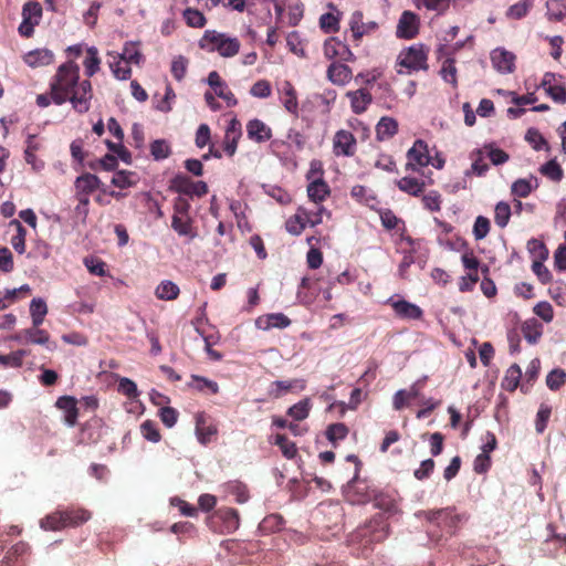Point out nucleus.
<instances>
[{"instance_id":"34","label":"nucleus","mask_w":566,"mask_h":566,"mask_svg":"<svg viewBox=\"0 0 566 566\" xmlns=\"http://www.w3.org/2000/svg\"><path fill=\"white\" fill-rule=\"evenodd\" d=\"M397 187L401 191L417 197L423 192L426 182L415 177H402L397 181Z\"/></svg>"},{"instance_id":"46","label":"nucleus","mask_w":566,"mask_h":566,"mask_svg":"<svg viewBox=\"0 0 566 566\" xmlns=\"http://www.w3.org/2000/svg\"><path fill=\"white\" fill-rule=\"evenodd\" d=\"M539 172L555 182H559L564 177V171L556 159H551L542 165Z\"/></svg>"},{"instance_id":"10","label":"nucleus","mask_w":566,"mask_h":566,"mask_svg":"<svg viewBox=\"0 0 566 566\" xmlns=\"http://www.w3.org/2000/svg\"><path fill=\"white\" fill-rule=\"evenodd\" d=\"M349 29L354 42H359L363 36L370 35L378 30V23L375 21H364V13L356 10L349 19Z\"/></svg>"},{"instance_id":"51","label":"nucleus","mask_w":566,"mask_h":566,"mask_svg":"<svg viewBox=\"0 0 566 566\" xmlns=\"http://www.w3.org/2000/svg\"><path fill=\"white\" fill-rule=\"evenodd\" d=\"M281 450L286 459H293L297 454L296 444L291 441L285 434H276L274 442Z\"/></svg>"},{"instance_id":"22","label":"nucleus","mask_w":566,"mask_h":566,"mask_svg":"<svg viewBox=\"0 0 566 566\" xmlns=\"http://www.w3.org/2000/svg\"><path fill=\"white\" fill-rule=\"evenodd\" d=\"M305 387L306 382L304 379L275 380L270 385L269 395L273 398H281L293 389L302 391Z\"/></svg>"},{"instance_id":"57","label":"nucleus","mask_w":566,"mask_h":566,"mask_svg":"<svg viewBox=\"0 0 566 566\" xmlns=\"http://www.w3.org/2000/svg\"><path fill=\"white\" fill-rule=\"evenodd\" d=\"M421 201L423 207L431 212H438L441 210V195L436 190H431L423 195Z\"/></svg>"},{"instance_id":"24","label":"nucleus","mask_w":566,"mask_h":566,"mask_svg":"<svg viewBox=\"0 0 566 566\" xmlns=\"http://www.w3.org/2000/svg\"><path fill=\"white\" fill-rule=\"evenodd\" d=\"M23 61L31 67L46 66L53 63L54 54L49 49H35L25 53Z\"/></svg>"},{"instance_id":"2","label":"nucleus","mask_w":566,"mask_h":566,"mask_svg":"<svg viewBox=\"0 0 566 566\" xmlns=\"http://www.w3.org/2000/svg\"><path fill=\"white\" fill-rule=\"evenodd\" d=\"M92 513L80 506L57 509L40 520V527L44 531L57 532L67 527H78L90 521Z\"/></svg>"},{"instance_id":"43","label":"nucleus","mask_w":566,"mask_h":566,"mask_svg":"<svg viewBox=\"0 0 566 566\" xmlns=\"http://www.w3.org/2000/svg\"><path fill=\"white\" fill-rule=\"evenodd\" d=\"M546 8L548 20L560 22L566 18V2L564 0H548Z\"/></svg>"},{"instance_id":"49","label":"nucleus","mask_w":566,"mask_h":566,"mask_svg":"<svg viewBox=\"0 0 566 566\" xmlns=\"http://www.w3.org/2000/svg\"><path fill=\"white\" fill-rule=\"evenodd\" d=\"M42 18V7L36 1H28L22 8V19L39 24Z\"/></svg>"},{"instance_id":"58","label":"nucleus","mask_w":566,"mask_h":566,"mask_svg":"<svg viewBox=\"0 0 566 566\" xmlns=\"http://www.w3.org/2000/svg\"><path fill=\"white\" fill-rule=\"evenodd\" d=\"M525 139L533 146L535 150H541L545 148L549 150V145L543 135L535 128H530L526 132Z\"/></svg>"},{"instance_id":"19","label":"nucleus","mask_w":566,"mask_h":566,"mask_svg":"<svg viewBox=\"0 0 566 566\" xmlns=\"http://www.w3.org/2000/svg\"><path fill=\"white\" fill-rule=\"evenodd\" d=\"M55 407L64 411V422L69 427H74L77 422L78 408L77 400L73 396H62L57 398Z\"/></svg>"},{"instance_id":"60","label":"nucleus","mask_w":566,"mask_h":566,"mask_svg":"<svg viewBox=\"0 0 566 566\" xmlns=\"http://www.w3.org/2000/svg\"><path fill=\"white\" fill-rule=\"evenodd\" d=\"M250 94L256 98H268L272 94V86L268 80L256 81L250 88Z\"/></svg>"},{"instance_id":"26","label":"nucleus","mask_w":566,"mask_h":566,"mask_svg":"<svg viewBox=\"0 0 566 566\" xmlns=\"http://www.w3.org/2000/svg\"><path fill=\"white\" fill-rule=\"evenodd\" d=\"M353 73L349 66L333 62L327 69V78L336 85H345L352 80Z\"/></svg>"},{"instance_id":"62","label":"nucleus","mask_w":566,"mask_h":566,"mask_svg":"<svg viewBox=\"0 0 566 566\" xmlns=\"http://www.w3.org/2000/svg\"><path fill=\"white\" fill-rule=\"evenodd\" d=\"M143 437L151 442H158L161 438L157 424L153 420H146L140 426Z\"/></svg>"},{"instance_id":"1","label":"nucleus","mask_w":566,"mask_h":566,"mask_svg":"<svg viewBox=\"0 0 566 566\" xmlns=\"http://www.w3.org/2000/svg\"><path fill=\"white\" fill-rule=\"evenodd\" d=\"M52 101L55 105L70 102L78 114L91 108L93 86L90 80L80 78V66L74 60L62 63L50 81Z\"/></svg>"},{"instance_id":"5","label":"nucleus","mask_w":566,"mask_h":566,"mask_svg":"<svg viewBox=\"0 0 566 566\" xmlns=\"http://www.w3.org/2000/svg\"><path fill=\"white\" fill-rule=\"evenodd\" d=\"M207 524L214 533L231 534L240 526L239 512L228 506L219 507L208 516Z\"/></svg>"},{"instance_id":"21","label":"nucleus","mask_w":566,"mask_h":566,"mask_svg":"<svg viewBox=\"0 0 566 566\" xmlns=\"http://www.w3.org/2000/svg\"><path fill=\"white\" fill-rule=\"evenodd\" d=\"M247 135L249 139L261 144L272 138V129L261 119L254 118L247 124Z\"/></svg>"},{"instance_id":"4","label":"nucleus","mask_w":566,"mask_h":566,"mask_svg":"<svg viewBox=\"0 0 566 566\" xmlns=\"http://www.w3.org/2000/svg\"><path fill=\"white\" fill-rule=\"evenodd\" d=\"M422 516L429 524L428 532L433 537V527L439 528L442 533L437 535V539L447 535H453L460 522V515L455 513L453 507H444L439 510L421 511L417 514Z\"/></svg>"},{"instance_id":"33","label":"nucleus","mask_w":566,"mask_h":566,"mask_svg":"<svg viewBox=\"0 0 566 566\" xmlns=\"http://www.w3.org/2000/svg\"><path fill=\"white\" fill-rule=\"evenodd\" d=\"M521 377V367L517 364H513L505 371V376L502 379L501 387L506 391L513 392L518 387Z\"/></svg>"},{"instance_id":"52","label":"nucleus","mask_w":566,"mask_h":566,"mask_svg":"<svg viewBox=\"0 0 566 566\" xmlns=\"http://www.w3.org/2000/svg\"><path fill=\"white\" fill-rule=\"evenodd\" d=\"M109 69L114 75L115 78L119 81H125L130 78L132 76V69L129 65L125 64L119 59H112L109 62Z\"/></svg>"},{"instance_id":"13","label":"nucleus","mask_w":566,"mask_h":566,"mask_svg":"<svg viewBox=\"0 0 566 566\" xmlns=\"http://www.w3.org/2000/svg\"><path fill=\"white\" fill-rule=\"evenodd\" d=\"M419 31V18L411 11H403L397 25V36L400 39H413Z\"/></svg>"},{"instance_id":"47","label":"nucleus","mask_w":566,"mask_h":566,"mask_svg":"<svg viewBox=\"0 0 566 566\" xmlns=\"http://www.w3.org/2000/svg\"><path fill=\"white\" fill-rule=\"evenodd\" d=\"M29 355L25 349H18L7 355H0V365L2 367L20 368L23 365V358Z\"/></svg>"},{"instance_id":"44","label":"nucleus","mask_w":566,"mask_h":566,"mask_svg":"<svg viewBox=\"0 0 566 566\" xmlns=\"http://www.w3.org/2000/svg\"><path fill=\"white\" fill-rule=\"evenodd\" d=\"M312 408L311 399L304 398L287 409V415L296 421L306 419Z\"/></svg>"},{"instance_id":"28","label":"nucleus","mask_w":566,"mask_h":566,"mask_svg":"<svg viewBox=\"0 0 566 566\" xmlns=\"http://www.w3.org/2000/svg\"><path fill=\"white\" fill-rule=\"evenodd\" d=\"M290 325L291 319L283 313H272L256 319V326L265 331L271 328H286Z\"/></svg>"},{"instance_id":"16","label":"nucleus","mask_w":566,"mask_h":566,"mask_svg":"<svg viewBox=\"0 0 566 566\" xmlns=\"http://www.w3.org/2000/svg\"><path fill=\"white\" fill-rule=\"evenodd\" d=\"M493 67L501 73H512L515 67V55L505 49L497 48L491 53Z\"/></svg>"},{"instance_id":"37","label":"nucleus","mask_w":566,"mask_h":566,"mask_svg":"<svg viewBox=\"0 0 566 566\" xmlns=\"http://www.w3.org/2000/svg\"><path fill=\"white\" fill-rule=\"evenodd\" d=\"M472 164L470 169H468L464 174L465 176L475 175L478 177H482L489 170V165L484 161L483 151L481 149H475L471 153Z\"/></svg>"},{"instance_id":"27","label":"nucleus","mask_w":566,"mask_h":566,"mask_svg":"<svg viewBox=\"0 0 566 566\" xmlns=\"http://www.w3.org/2000/svg\"><path fill=\"white\" fill-rule=\"evenodd\" d=\"M327 8L331 9L332 12L321 15L319 27L325 33L337 32L339 30V22L343 13L336 9V6L333 2H329Z\"/></svg>"},{"instance_id":"25","label":"nucleus","mask_w":566,"mask_h":566,"mask_svg":"<svg viewBox=\"0 0 566 566\" xmlns=\"http://www.w3.org/2000/svg\"><path fill=\"white\" fill-rule=\"evenodd\" d=\"M318 172L319 175H323V171ZM329 195L331 188L328 184L322 178V176L312 180L307 186V196L315 203L324 201Z\"/></svg>"},{"instance_id":"9","label":"nucleus","mask_w":566,"mask_h":566,"mask_svg":"<svg viewBox=\"0 0 566 566\" xmlns=\"http://www.w3.org/2000/svg\"><path fill=\"white\" fill-rule=\"evenodd\" d=\"M408 163L406 169L418 171L420 168L428 166L431 163L428 145L422 139H417L413 146L407 153Z\"/></svg>"},{"instance_id":"36","label":"nucleus","mask_w":566,"mask_h":566,"mask_svg":"<svg viewBox=\"0 0 566 566\" xmlns=\"http://www.w3.org/2000/svg\"><path fill=\"white\" fill-rule=\"evenodd\" d=\"M86 80L94 76L99 71L101 59L98 57V50L95 46H90L86 50V56L83 61Z\"/></svg>"},{"instance_id":"54","label":"nucleus","mask_w":566,"mask_h":566,"mask_svg":"<svg viewBox=\"0 0 566 566\" xmlns=\"http://www.w3.org/2000/svg\"><path fill=\"white\" fill-rule=\"evenodd\" d=\"M484 150L491 163L495 166L503 165L510 159V155L503 149L495 147L494 144L484 145Z\"/></svg>"},{"instance_id":"55","label":"nucleus","mask_w":566,"mask_h":566,"mask_svg":"<svg viewBox=\"0 0 566 566\" xmlns=\"http://www.w3.org/2000/svg\"><path fill=\"white\" fill-rule=\"evenodd\" d=\"M150 154L156 160H163L170 156L171 149L165 139H156L150 144Z\"/></svg>"},{"instance_id":"42","label":"nucleus","mask_w":566,"mask_h":566,"mask_svg":"<svg viewBox=\"0 0 566 566\" xmlns=\"http://www.w3.org/2000/svg\"><path fill=\"white\" fill-rule=\"evenodd\" d=\"M137 175L134 171L128 170H119L116 171L112 178V185L120 188L126 189L135 186L137 184Z\"/></svg>"},{"instance_id":"63","label":"nucleus","mask_w":566,"mask_h":566,"mask_svg":"<svg viewBox=\"0 0 566 566\" xmlns=\"http://www.w3.org/2000/svg\"><path fill=\"white\" fill-rule=\"evenodd\" d=\"M490 220L486 217L479 216L473 226V235L475 240H482L484 239L488 233L490 232Z\"/></svg>"},{"instance_id":"39","label":"nucleus","mask_w":566,"mask_h":566,"mask_svg":"<svg viewBox=\"0 0 566 566\" xmlns=\"http://www.w3.org/2000/svg\"><path fill=\"white\" fill-rule=\"evenodd\" d=\"M9 227H13L15 229V234L11 238L10 242L13 249L19 253L22 254L25 252V237H27V230L21 224V222L17 219H13L9 222Z\"/></svg>"},{"instance_id":"6","label":"nucleus","mask_w":566,"mask_h":566,"mask_svg":"<svg viewBox=\"0 0 566 566\" xmlns=\"http://www.w3.org/2000/svg\"><path fill=\"white\" fill-rule=\"evenodd\" d=\"M428 49L423 44H413L398 55V64L410 72L427 70Z\"/></svg>"},{"instance_id":"41","label":"nucleus","mask_w":566,"mask_h":566,"mask_svg":"<svg viewBox=\"0 0 566 566\" xmlns=\"http://www.w3.org/2000/svg\"><path fill=\"white\" fill-rule=\"evenodd\" d=\"M182 18L189 28L201 29L207 24L205 14L195 8H186L182 11Z\"/></svg>"},{"instance_id":"59","label":"nucleus","mask_w":566,"mask_h":566,"mask_svg":"<svg viewBox=\"0 0 566 566\" xmlns=\"http://www.w3.org/2000/svg\"><path fill=\"white\" fill-rule=\"evenodd\" d=\"M566 382V373L556 368L553 369L546 377V385L551 390H558Z\"/></svg>"},{"instance_id":"38","label":"nucleus","mask_w":566,"mask_h":566,"mask_svg":"<svg viewBox=\"0 0 566 566\" xmlns=\"http://www.w3.org/2000/svg\"><path fill=\"white\" fill-rule=\"evenodd\" d=\"M180 290L172 281H161L155 290V295L159 300L174 301L179 296Z\"/></svg>"},{"instance_id":"23","label":"nucleus","mask_w":566,"mask_h":566,"mask_svg":"<svg viewBox=\"0 0 566 566\" xmlns=\"http://www.w3.org/2000/svg\"><path fill=\"white\" fill-rule=\"evenodd\" d=\"M391 307L397 316L406 319H420L422 317V310L406 300L392 301L389 300Z\"/></svg>"},{"instance_id":"3","label":"nucleus","mask_w":566,"mask_h":566,"mask_svg":"<svg viewBox=\"0 0 566 566\" xmlns=\"http://www.w3.org/2000/svg\"><path fill=\"white\" fill-rule=\"evenodd\" d=\"M198 45L206 52H217L220 56L228 59L239 53L241 42L237 36L217 30H206L198 41Z\"/></svg>"},{"instance_id":"18","label":"nucleus","mask_w":566,"mask_h":566,"mask_svg":"<svg viewBox=\"0 0 566 566\" xmlns=\"http://www.w3.org/2000/svg\"><path fill=\"white\" fill-rule=\"evenodd\" d=\"M346 96L349 99L352 111L355 114H363L366 112L373 102L371 93L367 87L349 91L346 93Z\"/></svg>"},{"instance_id":"17","label":"nucleus","mask_w":566,"mask_h":566,"mask_svg":"<svg viewBox=\"0 0 566 566\" xmlns=\"http://www.w3.org/2000/svg\"><path fill=\"white\" fill-rule=\"evenodd\" d=\"M208 84L213 88L214 93L227 102L228 106H235L238 99L234 94L228 88L226 82L221 78L217 71H212L208 75Z\"/></svg>"},{"instance_id":"8","label":"nucleus","mask_w":566,"mask_h":566,"mask_svg":"<svg viewBox=\"0 0 566 566\" xmlns=\"http://www.w3.org/2000/svg\"><path fill=\"white\" fill-rule=\"evenodd\" d=\"M357 150V140L353 133L339 129L333 137V153L339 157H353Z\"/></svg>"},{"instance_id":"35","label":"nucleus","mask_w":566,"mask_h":566,"mask_svg":"<svg viewBox=\"0 0 566 566\" xmlns=\"http://www.w3.org/2000/svg\"><path fill=\"white\" fill-rule=\"evenodd\" d=\"M171 228L182 237H189L190 239H195L197 237L196 231L192 227V220L190 217H177L172 216L171 219Z\"/></svg>"},{"instance_id":"40","label":"nucleus","mask_w":566,"mask_h":566,"mask_svg":"<svg viewBox=\"0 0 566 566\" xmlns=\"http://www.w3.org/2000/svg\"><path fill=\"white\" fill-rule=\"evenodd\" d=\"M48 314V306L44 300L33 298L30 303V315L32 318V325L39 327L44 322L45 315Z\"/></svg>"},{"instance_id":"29","label":"nucleus","mask_w":566,"mask_h":566,"mask_svg":"<svg viewBox=\"0 0 566 566\" xmlns=\"http://www.w3.org/2000/svg\"><path fill=\"white\" fill-rule=\"evenodd\" d=\"M398 133V122L388 116H384L376 125V137L379 142L388 140Z\"/></svg>"},{"instance_id":"61","label":"nucleus","mask_w":566,"mask_h":566,"mask_svg":"<svg viewBox=\"0 0 566 566\" xmlns=\"http://www.w3.org/2000/svg\"><path fill=\"white\" fill-rule=\"evenodd\" d=\"M196 432L198 440L202 444L210 442L211 438L217 433V428L212 424L206 426L205 422L197 420Z\"/></svg>"},{"instance_id":"50","label":"nucleus","mask_w":566,"mask_h":566,"mask_svg":"<svg viewBox=\"0 0 566 566\" xmlns=\"http://www.w3.org/2000/svg\"><path fill=\"white\" fill-rule=\"evenodd\" d=\"M348 432V427L345 423L337 422L329 424L325 434L327 440L335 446L338 441L344 440Z\"/></svg>"},{"instance_id":"48","label":"nucleus","mask_w":566,"mask_h":566,"mask_svg":"<svg viewBox=\"0 0 566 566\" xmlns=\"http://www.w3.org/2000/svg\"><path fill=\"white\" fill-rule=\"evenodd\" d=\"M193 180H191L190 177L184 174H178L170 180V189L180 195L189 196Z\"/></svg>"},{"instance_id":"64","label":"nucleus","mask_w":566,"mask_h":566,"mask_svg":"<svg viewBox=\"0 0 566 566\" xmlns=\"http://www.w3.org/2000/svg\"><path fill=\"white\" fill-rule=\"evenodd\" d=\"M545 92L555 103H566V86L563 82L555 83L554 85L548 86V88L545 90Z\"/></svg>"},{"instance_id":"11","label":"nucleus","mask_w":566,"mask_h":566,"mask_svg":"<svg viewBox=\"0 0 566 566\" xmlns=\"http://www.w3.org/2000/svg\"><path fill=\"white\" fill-rule=\"evenodd\" d=\"M279 99L285 111L293 115L294 117L298 116L300 107H298V98L297 92L294 85L290 81H283L281 85L277 87Z\"/></svg>"},{"instance_id":"32","label":"nucleus","mask_w":566,"mask_h":566,"mask_svg":"<svg viewBox=\"0 0 566 566\" xmlns=\"http://www.w3.org/2000/svg\"><path fill=\"white\" fill-rule=\"evenodd\" d=\"M538 187V181L534 177L520 178L515 180L511 186V192L514 197L526 198L531 192Z\"/></svg>"},{"instance_id":"7","label":"nucleus","mask_w":566,"mask_h":566,"mask_svg":"<svg viewBox=\"0 0 566 566\" xmlns=\"http://www.w3.org/2000/svg\"><path fill=\"white\" fill-rule=\"evenodd\" d=\"M344 495L346 501L353 505L366 504L376 496V490L370 488L365 480H360L356 473L348 482Z\"/></svg>"},{"instance_id":"12","label":"nucleus","mask_w":566,"mask_h":566,"mask_svg":"<svg viewBox=\"0 0 566 566\" xmlns=\"http://www.w3.org/2000/svg\"><path fill=\"white\" fill-rule=\"evenodd\" d=\"M324 55L328 60L339 59L340 61L346 62L355 60V56L348 45L334 36L325 41Z\"/></svg>"},{"instance_id":"45","label":"nucleus","mask_w":566,"mask_h":566,"mask_svg":"<svg viewBox=\"0 0 566 566\" xmlns=\"http://www.w3.org/2000/svg\"><path fill=\"white\" fill-rule=\"evenodd\" d=\"M511 216L512 210L507 202L500 201L496 203L494 209V222L499 228L504 229L509 224Z\"/></svg>"},{"instance_id":"56","label":"nucleus","mask_w":566,"mask_h":566,"mask_svg":"<svg viewBox=\"0 0 566 566\" xmlns=\"http://www.w3.org/2000/svg\"><path fill=\"white\" fill-rule=\"evenodd\" d=\"M191 379L196 385L193 386L198 391L205 392L209 391L212 395H216L219 392V385L218 382L210 380L206 377L192 375Z\"/></svg>"},{"instance_id":"20","label":"nucleus","mask_w":566,"mask_h":566,"mask_svg":"<svg viewBox=\"0 0 566 566\" xmlns=\"http://www.w3.org/2000/svg\"><path fill=\"white\" fill-rule=\"evenodd\" d=\"M108 56L112 59H119L127 65H140L144 62V56L138 49V43L133 41L124 44L122 53L109 52Z\"/></svg>"},{"instance_id":"14","label":"nucleus","mask_w":566,"mask_h":566,"mask_svg":"<svg viewBox=\"0 0 566 566\" xmlns=\"http://www.w3.org/2000/svg\"><path fill=\"white\" fill-rule=\"evenodd\" d=\"M241 136H242L241 123L238 118L233 117L228 123V126L226 129V135H224V140H223V149L229 157H232L235 154L237 148H238V143H239V139L241 138Z\"/></svg>"},{"instance_id":"15","label":"nucleus","mask_w":566,"mask_h":566,"mask_svg":"<svg viewBox=\"0 0 566 566\" xmlns=\"http://www.w3.org/2000/svg\"><path fill=\"white\" fill-rule=\"evenodd\" d=\"M11 340L19 343H31L38 345H45L50 340V334L45 329L34 327L22 329L9 337Z\"/></svg>"},{"instance_id":"30","label":"nucleus","mask_w":566,"mask_h":566,"mask_svg":"<svg viewBox=\"0 0 566 566\" xmlns=\"http://www.w3.org/2000/svg\"><path fill=\"white\" fill-rule=\"evenodd\" d=\"M101 180L93 174H83L75 180V193L90 196L99 187Z\"/></svg>"},{"instance_id":"31","label":"nucleus","mask_w":566,"mask_h":566,"mask_svg":"<svg viewBox=\"0 0 566 566\" xmlns=\"http://www.w3.org/2000/svg\"><path fill=\"white\" fill-rule=\"evenodd\" d=\"M306 219H308L307 210L304 208H298L297 212L286 220V231L293 235H300L307 224Z\"/></svg>"},{"instance_id":"53","label":"nucleus","mask_w":566,"mask_h":566,"mask_svg":"<svg viewBox=\"0 0 566 566\" xmlns=\"http://www.w3.org/2000/svg\"><path fill=\"white\" fill-rule=\"evenodd\" d=\"M534 4V0H521L514 4H512L507 10V17L513 19H522L524 18L528 11L532 9Z\"/></svg>"}]
</instances>
